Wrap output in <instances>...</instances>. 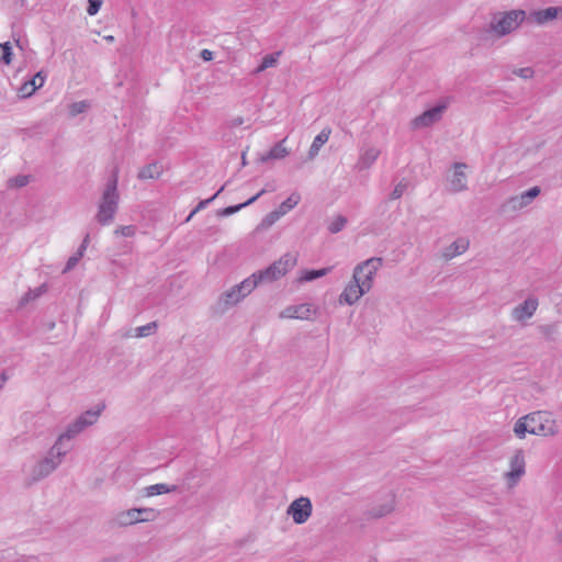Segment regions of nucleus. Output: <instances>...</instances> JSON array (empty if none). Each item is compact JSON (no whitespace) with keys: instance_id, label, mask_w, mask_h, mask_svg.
Wrapping results in <instances>:
<instances>
[{"instance_id":"obj_18","label":"nucleus","mask_w":562,"mask_h":562,"mask_svg":"<svg viewBox=\"0 0 562 562\" xmlns=\"http://www.w3.org/2000/svg\"><path fill=\"white\" fill-rule=\"evenodd\" d=\"M380 149L376 147H368L361 150L359 159L356 164L358 170L369 169L379 158Z\"/></svg>"},{"instance_id":"obj_50","label":"nucleus","mask_w":562,"mask_h":562,"mask_svg":"<svg viewBox=\"0 0 562 562\" xmlns=\"http://www.w3.org/2000/svg\"><path fill=\"white\" fill-rule=\"evenodd\" d=\"M104 40L108 42H113L114 37L112 35L104 36Z\"/></svg>"},{"instance_id":"obj_51","label":"nucleus","mask_w":562,"mask_h":562,"mask_svg":"<svg viewBox=\"0 0 562 562\" xmlns=\"http://www.w3.org/2000/svg\"><path fill=\"white\" fill-rule=\"evenodd\" d=\"M234 122H235V124H241V123H243V119H241V117H238V119H236Z\"/></svg>"},{"instance_id":"obj_10","label":"nucleus","mask_w":562,"mask_h":562,"mask_svg":"<svg viewBox=\"0 0 562 562\" xmlns=\"http://www.w3.org/2000/svg\"><path fill=\"white\" fill-rule=\"evenodd\" d=\"M445 104L436 105L429 110H426L420 115L416 116L411 125L414 130L425 128L434 125L439 122L442 117V114L446 110Z\"/></svg>"},{"instance_id":"obj_39","label":"nucleus","mask_w":562,"mask_h":562,"mask_svg":"<svg viewBox=\"0 0 562 562\" xmlns=\"http://www.w3.org/2000/svg\"><path fill=\"white\" fill-rule=\"evenodd\" d=\"M89 104L86 101L75 102L69 106L70 116H77L88 109Z\"/></svg>"},{"instance_id":"obj_42","label":"nucleus","mask_w":562,"mask_h":562,"mask_svg":"<svg viewBox=\"0 0 562 562\" xmlns=\"http://www.w3.org/2000/svg\"><path fill=\"white\" fill-rule=\"evenodd\" d=\"M102 2L103 0H88L89 4L87 8V13L91 16L95 15L102 5Z\"/></svg>"},{"instance_id":"obj_45","label":"nucleus","mask_w":562,"mask_h":562,"mask_svg":"<svg viewBox=\"0 0 562 562\" xmlns=\"http://www.w3.org/2000/svg\"><path fill=\"white\" fill-rule=\"evenodd\" d=\"M406 188H407V183L406 182H404V181L398 182L395 186L394 190L392 191L391 198L393 200L400 199L404 194Z\"/></svg>"},{"instance_id":"obj_1","label":"nucleus","mask_w":562,"mask_h":562,"mask_svg":"<svg viewBox=\"0 0 562 562\" xmlns=\"http://www.w3.org/2000/svg\"><path fill=\"white\" fill-rule=\"evenodd\" d=\"M383 266L381 257H371L355 266L351 280L345 285L339 294V303L353 305L364 294L369 293L374 284L378 271Z\"/></svg>"},{"instance_id":"obj_9","label":"nucleus","mask_w":562,"mask_h":562,"mask_svg":"<svg viewBox=\"0 0 562 562\" xmlns=\"http://www.w3.org/2000/svg\"><path fill=\"white\" fill-rule=\"evenodd\" d=\"M313 513V505L308 497L300 496L295 498L286 509V514L296 525L305 524Z\"/></svg>"},{"instance_id":"obj_35","label":"nucleus","mask_w":562,"mask_h":562,"mask_svg":"<svg viewBox=\"0 0 562 562\" xmlns=\"http://www.w3.org/2000/svg\"><path fill=\"white\" fill-rule=\"evenodd\" d=\"M156 329H157V323L151 322V323H148L146 325L135 328L134 336L137 338L147 337V336L154 334Z\"/></svg>"},{"instance_id":"obj_16","label":"nucleus","mask_w":562,"mask_h":562,"mask_svg":"<svg viewBox=\"0 0 562 562\" xmlns=\"http://www.w3.org/2000/svg\"><path fill=\"white\" fill-rule=\"evenodd\" d=\"M86 428H88V426H86L85 423L79 417H77L66 427L65 431L58 436L56 442L61 447H68L66 441H70L71 439L76 438Z\"/></svg>"},{"instance_id":"obj_19","label":"nucleus","mask_w":562,"mask_h":562,"mask_svg":"<svg viewBox=\"0 0 562 562\" xmlns=\"http://www.w3.org/2000/svg\"><path fill=\"white\" fill-rule=\"evenodd\" d=\"M45 79L46 76L43 74V71H38L36 75L33 76L32 79L25 81L21 86L20 93L24 98L31 97L37 89L43 87Z\"/></svg>"},{"instance_id":"obj_30","label":"nucleus","mask_w":562,"mask_h":562,"mask_svg":"<svg viewBox=\"0 0 562 562\" xmlns=\"http://www.w3.org/2000/svg\"><path fill=\"white\" fill-rule=\"evenodd\" d=\"M394 504H395V497L393 494H390L387 496L386 502L383 505H381L379 507H374L372 509L371 515L373 517H383V516L390 514L391 512H393Z\"/></svg>"},{"instance_id":"obj_32","label":"nucleus","mask_w":562,"mask_h":562,"mask_svg":"<svg viewBox=\"0 0 562 562\" xmlns=\"http://www.w3.org/2000/svg\"><path fill=\"white\" fill-rule=\"evenodd\" d=\"M281 55V52H276L273 54L266 55L262 58L261 64L257 67V69L254 71L255 74H260L265 71L268 68L276 67L279 60V57Z\"/></svg>"},{"instance_id":"obj_3","label":"nucleus","mask_w":562,"mask_h":562,"mask_svg":"<svg viewBox=\"0 0 562 562\" xmlns=\"http://www.w3.org/2000/svg\"><path fill=\"white\" fill-rule=\"evenodd\" d=\"M70 447H61L55 441L47 454L27 471L30 482H37L52 474L63 462Z\"/></svg>"},{"instance_id":"obj_46","label":"nucleus","mask_w":562,"mask_h":562,"mask_svg":"<svg viewBox=\"0 0 562 562\" xmlns=\"http://www.w3.org/2000/svg\"><path fill=\"white\" fill-rule=\"evenodd\" d=\"M148 509L153 512V516H150L149 514H148V516H147V514H142L140 522L154 521L158 517V512L156 509H154V508H148Z\"/></svg>"},{"instance_id":"obj_49","label":"nucleus","mask_w":562,"mask_h":562,"mask_svg":"<svg viewBox=\"0 0 562 562\" xmlns=\"http://www.w3.org/2000/svg\"><path fill=\"white\" fill-rule=\"evenodd\" d=\"M557 540L562 543V528L557 532Z\"/></svg>"},{"instance_id":"obj_44","label":"nucleus","mask_w":562,"mask_h":562,"mask_svg":"<svg viewBox=\"0 0 562 562\" xmlns=\"http://www.w3.org/2000/svg\"><path fill=\"white\" fill-rule=\"evenodd\" d=\"M27 183H29L27 176H18V177L11 178L9 180L10 187L22 188V187L26 186Z\"/></svg>"},{"instance_id":"obj_23","label":"nucleus","mask_w":562,"mask_h":562,"mask_svg":"<svg viewBox=\"0 0 562 562\" xmlns=\"http://www.w3.org/2000/svg\"><path fill=\"white\" fill-rule=\"evenodd\" d=\"M286 138L276 144L266 155H262L260 160L266 162L270 159H282L289 155L288 148L284 146Z\"/></svg>"},{"instance_id":"obj_28","label":"nucleus","mask_w":562,"mask_h":562,"mask_svg":"<svg viewBox=\"0 0 562 562\" xmlns=\"http://www.w3.org/2000/svg\"><path fill=\"white\" fill-rule=\"evenodd\" d=\"M88 240H89V235H87L81 244V246L79 247L78 251L72 255L71 257L68 258L67 262H66V266L63 270L64 273L70 271L72 268H75V266L78 263V261L81 259V257L83 256V252L87 248V244H88Z\"/></svg>"},{"instance_id":"obj_14","label":"nucleus","mask_w":562,"mask_h":562,"mask_svg":"<svg viewBox=\"0 0 562 562\" xmlns=\"http://www.w3.org/2000/svg\"><path fill=\"white\" fill-rule=\"evenodd\" d=\"M314 312L311 304L303 303L286 306L280 312L279 317L288 319H310Z\"/></svg>"},{"instance_id":"obj_25","label":"nucleus","mask_w":562,"mask_h":562,"mask_svg":"<svg viewBox=\"0 0 562 562\" xmlns=\"http://www.w3.org/2000/svg\"><path fill=\"white\" fill-rule=\"evenodd\" d=\"M301 201V194L299 192H292L289 198L283 201L279 206L278 211L279 213L284 216L288 214L291 210H293Z\"/></svg>"},{"instance_id":"obj_38","label":"nucleus","mask_w":562,"mask_h":562,"mask_svg":"<svg viewBox=\"0 0 562 562\" xmlns=\"http://www.w3.org/2000/svg\"><path fill=\"white\" fill-rule=\"evenodd\" d=\"M224 190V187H222L213 196H211L210 199H206V200H203L201 201L196 207L189 214V216L187 217V222H189L194 214H196L199 211H201L202 209H204L209 203H211L222 191Z\"/></svg>"},{"instance_id":"obj_31","label":"nucleus","mask_w":562,"mask_h":562,"mask_svg":"<svg viewBox=\"0 0 562 562\" xmlns=\"http://www.w3.org/2000/svg\"><path fill=\"white\" fill-rule=\"evenodd\" d=\"M177 490L176 485H167L165 483H158L154 485H149L145 488L146 496H156L161 495L170 492H175Z\"/></svg>"},{"instance_id":"obj_2","label":"nucleus","mask_w":562,"mask_h":562,"mask_svg":"<svg viewBox=\"0 0 562 562\" xmlns=\"http://www.w3.org/2000/svg\"><path fill=\"white\" fill-rule=\"evenodd\" d=\"M119 171L114 170L106 182L95 214V220L100 225H109L114 220L119 209L120 194L117 191Z\"/></svg>"},{"instance_id":"obj_29","label":"nucleus","mask_w":562,"mask_h":562,"mask_svg":"<svg viewBox=\"0 0 562 562\" xmlns=\"http://www.w3.org/2000/svg\"><path fill=\"white\" fill-rule=\"evenodd\" d=\"M265 193H266V190L262 189L261 191H259L256 195H254L252 198H250L246 202L240 203L238 205H233V206H228V207L223 209L220 214L222 216H229V215L240 211L243 207L252 204L259 196H261Z\"/></svg>"},{"instance_id":"obj_6","label":"nucleus","mask_w":562,"mask_h":562,"mask_svg":"<svg viewBox=\"0 0 562 562\" xmlns=\"http://www.w3.org/2000/svg\"><path fill=\"white\" fill-rule=\"evenodd\" d=\"M297 262V255L288 252L274 261L265 270L256 272V277L262 282H273L285 276Z\"/></svg>"},{"instance_id":"obj_27","label":"nucleus","mask_w":562,"mask_h":562,"mask_svg":"<svg viewBox=\"0 0 562 562\" xmlns=\"http://www.w3.org/2000/svg\"><path fill=\"white\" fill-rule=\"evenodd\" d=\"M244 299V295L240 293V289L237 285H234L231 290L226 291L222 295V301L226 306H233L239 303Z\"/></svg>"},{"instance_id":"obj_12","label":"nucleus","mask_w":562,"mask_h":562,"mask_svg":"<svg viewBox=\"0 0 562 562\" xmlns=\"http://www.w3.org/2000/svg\"><path fill=\"white\" fill-rule=\"evenodd\" d=\"M467 165L463 162H456L453 165V173L449 179V191L459 193L468 189V178L464 172Z\"/></svg>"},{"instance_id":"obj_13","label":"nucleus","mask_w":562,"mask_h":562,"mask_svg":"<svg viewBox=\"0 0 562 562\" xmlns=\"http://www.w3.org/2000/svg\"><path fill=\"white\" fill-rule=\"evenodd\" d=\"M540 192H541V190L539 187H532L529 190H527L518 195L512 196L507 201V205L513 211L522 210V209L527 207L528 205H530L532 203V201L540 194Z\"/></svg>"},{"instance_id":"obj_26","label":"nucleus","mask_w":562,"mask_h":562,"mask_svg":"<svg viewBox=\"0 0 562 562\" xmlns=\"http://www.w3.org/2000/svg\"><path fill=\"white\" fill-rule=\"evenodd\" d=\"M261 283V281L256 277V272H254L250 277L243 280L239 284H237L238 289H240V293L246 297L249 295L257 285Z\"/></svg>"},{"instance_id":"obj_20","label":"nucleus","mask_w":562,"mask_h":562,"mask_svg":"<svg viewBox=\"0 0 562 562\" xmlns=\"http://www.w3.org/2000/svg\"><path fill=\"white\" fill-rule=\"evenodd\" d=\"M330 133L331 131L329 128H324L314 137L313 143L308 149V159L312 160L318 155L323 145L328 142Z\"/></svg>"},{"instance_id":"obj_17","label":"nucleus","mask_w":562,"mask_h":562,"mask_svg":"<svg viewBox=\"0 0 562 562\" xmlns=\"http://www.w3.org/2000/svg\"><path fill=\"white\" fill-rule=\"evenodd\" d=\"M469 246L470 240L465 237H460L443 248L442 258L445 260H451L454 257L464 254L469 249Z\"/></svg>"},{"instance_id":"obj_7","label":"nucleus","mask_w":562,"mask_h":562,"mask_svg":"<svg viewBox=\"0 0 562 562\" xmlns=\"http://www.w3.org/2000/svg\"><path fill=\"white\" fill-rule=\"evenodd\" d=\"M526 473V456L522 449H516L508 459V470L504 480L508 487H515Z\"/></svg>"},{"instance_id":"obj_21","label":"nucleus","mask_w":562,"mask_h":562,"mask_svg":"<svg viewBox=\"0 0 562 562\" xmlns=\"http://www.w3.org/2000/svg\"><path fill=\"white\" fill-rule=\"evenodd\" d=\"M162 166L159 162H151L139 169L137 178L139 180H155L162 173Z\"/></svg>"},{"instance_id":"obj_34","label":"nucleus","mask_w":562,"mask_h":562,"mask_svg":"<svg viewBox=\"0 0 562 562\" xmlns=\"http://www.w3.org/2000/svg\"><path fill=\"white\" fill-rule=\"evenodd\" d=\"M347 222L344 215H336L328 222L327 229L330 234H337L345 228Z\"/></svg>"},{"instance_id":"obj_33","label":"nucleus","mask_w":562,"mask_h":562,"mask_svg":"<svg viewBox=\"0 0 562 562\" xmlns=\"http://www.w3.org/2000/svg\"><path fill=\"white\" fill-rule=\"evenodd\" d=\"M514 434L519 439H524L527 434H530L528 414L517 419L514 425Z\"/></svg>"},{"instance_id":"obj_37","label":"nucleus","mask_w":562,"mask_h":562,"mask_svg":"<svg viewBox=\"0 0 562 562\" xmlns=\"http://www.w3.org/2000/svg\"><path fill=\"white\" fill-rule=\"evenodd\" d=\"M12 59V48L9 42L0 44V60L10 64Z\"/></svg>"},{"instance_id":"obj_36","label":"nucleus","mask_w":562,"mask_h":562,"mask_svg":"<svg viewBox=\"0 0 562 562\" xmlns=\"http://www.w3.org/2000/svg\"><path fill=\"white\" fill-rule=\"evenodd\" d=\"M539 331L547 339H554L559 334V327L557 324H547L539 327Z\"/></svg>"},{"instance_id":"obj_15","label":"nucleus","mask_w":562,"mask_h":562,"mask_svg":"<svg viewBox=\"0 0 562 562\" xmlns=\"http://www.w3.org/2000/svg\"><path fill=\"white\" fill-rule=\"evenodd\" d=\"M562 16V7H549L542 10H535L527 16L531 22L543 25Z\"/></svg>"},{"instance_id":"obj_24","label":"nucleus","mask_w":562,"mask_h":562,"mask_svg":"<svg viewBox=\"0 0 562 562\" xmlns=\"http://www.w3.org/2000/svg\"><path fill=\"white\" fill-rule=\"evenodd\" d=\"M333 268L334 267H325V268L317 269V270H302L300 272V277H299L297 281L300 283H303V282H311L318 278H323V277L327 276L328 273H330Z\"/></svg>"},{"instance_id":"obj_8","label":"nucleus","mask_w":562,"mask_h":562,"mask_svg":"<svg viewBox=\"0 0 562 562\" xmlns=\"http://www.w3.org/2000/svg\"><path fill=\"white\" fill-rule=\"evenodd\" d=\"M539 307V300L535 295H528L521 303L513 307L510 318L513 322L527 326Z\"/></svg>"},{"instance_id":"obj_5","label":"nucleus","mask_w":562,"mask_h":562,"mask_svg":"<svg viewBox=\"0 0 562 562\" xmlns=\"http://www.w3.org/2000/svg\"><path fill=\"white\" fill-rule=\"evenodd\" d=\"M530 435L554 437L560 432L557 419L550 412L537 411L528 414Z\"/></svg>"},{"instance_id":"obj_22","label":"nucleus","mask_w":562,"mask_h":562,"mask_svg":"<svg viewBox=\"0 0 562 562\" xmlns=\"http://www.w3.org/2000/svg\"><path fill=\"white\" fill-rule=\"evenodd\" d=\"M104 408H105V405L103 403H99L93 408L88 409V411L83 412L82 414H80L78 417L85 423L86 426L90 427L98 422V419H99L101 413L104 411Z\"/></svg>"},{"instance_id":"obj_4","label":"nucleus","mask_w":562,"mask_h":562,"mask_svg":"<svg viewBox=\"0 0 562 562\" xmlns=\"http://www.w3.org/2000/svg\"><path fill=\"white\" fill-rule=\"evenodd\" d=\"M527 19L526 11L510 10L496 14L490 23V32L497 38L512 34Z\"/></svg>"},{"instance_id":"obj_48","label":"nucleus","mask_w":562,"mask_h":562,"mask_svg":"<svg viewBox=\"0 0 562 562\" xmlns=\"http://www.w3.org/2000/svg\"><path fill=\"white\" fill-rule=\"evenodd\" d=\"M200 56L204 61H210L213 59V52L209 49H202Z\"/></svg>"},{"instance_id":"obj_47","label":"nucleus","mask_w":562,"mask_h":562,"mask_svg":"<svg viewBox=\"0 0 562 562\" xmlns=\"http://www.w3.org/2000/svg\"><path fill=\"white\" fill-rule=\"evenodd\" d=\"M42 292H43V286H40V288L35 289L34 291H30L26 294V300L36 299L42 294Z\"/></svg>"},{"instance_id":"obj_41","label":"nucleus","mask_w":562,"mask_h":562,"mask_svg":"<svg viewBox=\"0 0 562 562\" xmlns=\"http://www.w3.org/2000/svg\"><path fill=\"white\" fill-rule=\"evenodd\" d=\"M135 226L133 225H126V226H120L114 231L115 235H121L124 237H132L135 235Z\"/></svg>"},{"instance_id":"obj_40","label":"nucleus","mask_w":562,"mask_h":562,"mask_svg":"<svg viewBox=\"0 0 562 562\" xmlns=\"http://www.w3.org/2000/svg\"><path fill=\"white\" fill-rule=\"evenodd\" d=\"M281 217H282V215L276 209L274 211L268 213L265 216V218L262 220V225L266 226V227H269V226L273 225Z\"/></svg>"},{"instance_id":"obj_43","label":"nucleus","mask_w":562,"mask_h":562,"mask_svg":"<svg viewBox=\"0 0 562 562\" xmlns=\"http://www.w3.org/2000/svg\"><path fill=\"white\" fill-rule=\"evenodd\" d=\"M513 72H514V75H516L522 79H530L535 75V71L531 67L517 68Z\"/></svg>"},{"instance_id":"obj_11","label":"nucleus","mask_w":562,"mask_h":562,"mask_svg":"<svg viewBox=\"0 0 562 562\" xmlns=\"http://www.w3.org/2000/svg\"><path fill=\"white\" fill-rule=\"evenodd\" d=\"M142 514H149L153 516V512L148 507L143 508H131L117 513L114 517V522L119 527H127L140 522Z\"/></svg>"}]
</instances>
